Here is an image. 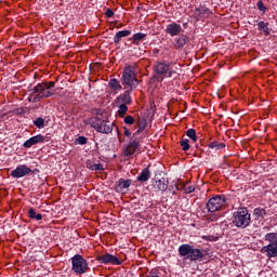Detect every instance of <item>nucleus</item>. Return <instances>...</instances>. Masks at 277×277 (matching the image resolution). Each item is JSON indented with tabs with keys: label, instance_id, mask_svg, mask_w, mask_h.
<instances>
[{
	"label": "nucleus",
	"instance_id": "7c9ffc66",
	"mask_svg": "<svg viewBox=\"0 0 277 277\" xmlns=\"http://www.w3.org/2000/svg\"><path fill=\"white\" fill-rule=\"evenodd\" d=\"M35 127H37V129H44V119H42V117L37 118L34 121Z\"/></svg>",
	"mask_w": 277,
	"mask_h": 277
},
{
	"label": "nucleus",
	"instance_id": "79ce46f5",
	"mask_svg": "<svg viewBox=\"0 0 277 277\" xmlns=\"http://www.w3.org/2000/svg\"><path fill=\"white\" fill-rule=\"evenodd\" d=\"M154 53H155V55H157V54L159 53V50H158V49H155V50H154Z\"/></svg>",
	"mask_w": 277,
	"mask_h": 277
},
{
	"label": "nucleus",
	"instance_id": "423d86ee",
	"mask_svg": "<svg viewBox=\"0 0 277 277\" xmlns=\"http://www.w3.org/2000/svg\"><path fill=\"white\" fill-rule=\"evenodd\" d=\"M71 272H74V274H78V276L88 274L90 272V264L88 263V260L81 254L74 255L71 258Z\"/></svg>",
	"mask_w": 277,
	"mask_h": 277
},
{
	"label": "nucleus",
	"instance_id": "bb28decb",
	"mask_svg": "<svg viewBox=\"0 0 277 277\" xmlns=\"http://www.w3.org/2000/svg\"><path fill=\"white\" fill-rule=\"evenodd\" d=\"M156 185L160 192H166L168 189V180H158L156 181Z\"/></svg>",
	"mask_w": 277,
	"mask_h": 277
},
{
	"label": "nucleus",
	"instance_id": "1a4fd4ad",
	"mask_svg": "<svg viewBox=\"0 0 277 277\" xmlns=\"http://www.w3.org/2000/svg\"><path fill=\"white\" fill-rule=\"evenodd\" d=\"M96 261L103 265H122V261L110 253L98 254Z\"/></svg>",
	"mask_w": 277,
	"mask_h": 277
},
{
	"label": "nucleus",
	"instance_id": "f3484780",
	"mask_svg": "<svg viewBox=\"0 0 277 277\" xmlns=\"http://www.w3.org/2000/svg\"><path fill=\"white\" fill-rule=\"evenodd\" d=\"M187 42H189V37L185 34H182L174 39L173 47L176 50H181L183 49V47H185V44H187Z\"/></svg>",
	"mask_w": 277,
	"mask_h": 277
},
{
	"label": "nucleus",
	"instance_id": "58836bf2",
	"mask_svg": "<svg viewBox=\"0 0 277 277\" xmlns=\"http://www.w3.org/2000/svg\"><path fill=\"white\" fill-rule=\"evenodd\" d=\"M123 135L126 136V137H131V131L129 130V128H127V127H123Z\"/></svg>",
	"mask_w": 277,
	"mask_h": 277
},
{
	"label": "nucleus",
	"instance_id": "6ab92c4d",
	"mask_svg": "<svg viewBox=\"0 0 277 277\" xmlns=\"http://www.w3.org/2000/svg\"><path fill=\"white\" fill-rule=\"evenodd\" d=\"M131 36V30H121L116 32L115 37H114V42L116 44H120V40H122V38H127Z\"/></svg>",
	"mask_w": 277,
	"mask_h": 277
},
{
	"label": "nucleus",
	"instance_id": "aec40b11",
	"mask_svg": "<svg viewBox=\"0 0 277 277\" xmlns=\"http://www.w3.org/2000/svg\"><path fill=\"white\" fill-rule=\"evenodd\" d=\"M144 38H146V34L136 32L132 36V38H130V40L132 41V44H135V47H140V44L142 43V40H144Z\"/></svg>",
	"mask_w": 277,
	"mask_h": 277
},
{
	"label": "nucleus",
	"instance_id": "39448f33",
	"mask_svg": "<svg viewBox=\"0 0 277 277\" xmlns=\"http://www.w3.org/2000/svg\"><path fill=\"white\" fill-rule=\"evenodd\" d=\"M264 241L268 245L262 247V254H266L267 259L277 258V233H268L264 236Z\"/></svg>",
	"mask_w": 277,
	"mask_h": 277
},
{
	"label": "nucleus",
	"instance_id": "4be33fe9",
	"mask_svg": "<svg viewBox=\"0 0 277 277\" xmlns=\"http://www.w3.org/2000/svg\"><path fill=\"white\" fill-rule=\"evenodd\" d=\"M109 88H111V90L116 94H118L120 90H122V84H120V81H118V79L114 78V79H110L109 81Z\"/></svg>",
	"mask_w": 277,
	"mask_h": 277
},
{
	"label": "nucleus",
	"instance_id": "f704fd0d",
	"mask_svg": "<svg viewBox=\"0 0 277 277\" xmlns=\"http://www.w3.org/2000/svg\"><path fill=\"white\" fill-rule=\"evenodd\" d=\"M124 124H135V118L133 116L128 115L123 119Z\"/></svg>",
	"mask_w": 277,
	"mask_h": 277
},
{
	"label": "nucleus",
	"instance_id": "a19ab883",
	"mask_svg": "<svg viewBox=\"0 0 277 277\" xmlns=\"http://www.w3.org/2000/svg\"><path fill=\"white\" fill-rule=\"evenodd\" d=\"M147 277H159V275L157 274V272L151 271Z\"/></svg>",
	"mask_w": 277,
	"mask_h": 277
},
{
	"label": "nucleus",
	"instance_id": "ea45409f",
	"mask_svg": "<svg viewBox=\"0 0 277 277\" xmlns=\"http://www.w3.org/2000/svg\"><path fill=\"white\" fill-rule=\"evenodd\" d=\"M201 239H205V241H213V236H201Z\"/></svg>",
	"mask_w": 277,
	"mask_h": 277
},
{
	"label": "nucleus",
	"instance_id": "6e6552de",
	"mask_svg": "<svg viewBox=\"0 0 277 277\" xmlns=\"http://www.w3.org/2000/svg\"><path fill=\"white\" fill-rule=\"evenodd\" d=\"M122 85H128L130 90H134V88H137L138 82L137 78L135 77V71L131 67H127L123 69L122 72Z\"/></svg>",
	"mask_w": 277,
	"mask_h": 277
},
{
	"label": "nucleus",
	"instance_id": "e433bc0d",
	"mask_svg": "<svg viewBox=\"0 0 277 277\" xmlns=\"http://www.w3.org/2000/svg\"><path fill=\"white\" fill-rule=\"evenodd\" d=\"M91 170L101 171V170H105V168L103 167V163H93L91 166Z\"/></svg>",
	"mask_w": 277,
	"mask_h": 277
},
{
	"label": "nucleus",
	"instance_id": "dca6fc26",
	"mask_svg": "<svg viewBox=\"0 0 277 277\" xmlns=\"http://www.w3.org/2000/svg\"><path fill=\"white\" fill-rule=\"evenodd\" d=\"M137 148H140V138H134L127 145L124 149V156L131 157L132 155H135Z\"/></svg>",
	"mask_w": 277,
	"mask_h": 277
},
{
	"label": "nucleus",
	"instance_id": "c9c22d12",
	"mask_svg": "<svg viewBox=\"0 0 277 277\" xmlns=\"http://www.w3.org/2000/svg\"><path fill=\"white\" fill-rule=\"evenodd\" d=\"M77 144H80V146H83L85 144H88V137L85 136H79L77 140H76Z\"/></svg>",
	"mask_w": 277,
	"mask_h": 277
},
{
	"label": "nucleus",
	"instance_id": "9d476101",
	"mask_svg": "<svg viewBox=\"0 0 277 277\" xmlns=\"http://www.w3.org/2000/svg\"><path fill=\"white\" fill-rule=\"evenodd\" d=\"M157 75H162L163 77H176V70L170 68V64L158 63L155 67Z\"/></svg>",
	"mask_w": 277,
	"mask_h": 277
},
{
	"label": "nucleus",
	"instance_id": "0eeeda50",
	"mask_svg": "<svg viewBox=\"0 0 277 277\" xmlns=\"http://www.w3.org/2000/svg\"><path fill=\"white\" fill-rule=\"evenodd\" d=\"M226 207V197L224 195H216L208 200L206 203V209L209 213H215L216 211H221Z\"/></svg>",
	"mask_w": 277,
	"mask_h": 277
},
{
	"label": "nucleus",
	"instance_id": "393cba45",
	"mask_svg": "<svg viewBox=\"0 0 277 277\" xmlns=\"http://www.w3.org/2000/svg\"><path fill=\"white\" fill-rule=\"evenodd\" d=\"M253 215L256 217V220H261L267 215V211H265L263 208H255L253 210Z\"/></svg>",
	"mask_w": 277,
	"mask_h": 277
},
{
	"label": "nucleus",
	"instance_id": "ddd939ff",
	"mask_svg": "<svg viewBox=\"0 0 277 277\" xmlns=\"http://www.w3.org/2000/svg\"><path fill=\"white\" fill-rule=\"evenodd\" d=\"M27 174H31V169L27 167V164H21L11 172L13 179H23V176H27Z\"/></svg>",
	"mask_w": 277,
	"mask_h": 277
},
{
	"label": "nucleus",
	"instance_id": "473e14b6",
	"mask_svg": "<svg viewBox=\"0 0 277 277\" xmlns=\"http://www.w3.org/2000/svg\"><path fill=\"white\" fill-rule=\"evenodd\" d=\"M183 189L185 194H192L193 192H196V187L189 185L188 183L183 185Z\"/></svg>",
	"mask_w": 277,
	"mask_h": 277
},
{
	"label": "nucleus",
	"instance_id": "9b49d317",
	"mask_svg": "<svg viewBox=\"0 0 277 277\" xmlns=\"http://www.w3.org/2000/svg\"><path fill=\"white\" fill-rule=\"evenodd\" d=\"M192 14L196 21H202V18H209V16L213 14V11L207 5H200L199 8L194 9Z\"/></svg>",
	"mask_w": 277,
	"mask_h": 277
},
{
	"label": "nucleus",
	"instance_id": "f03ea898",
	"mask_svg": "<svg viewBox=\"0 0 277 277\" xmlns=\"http://www.w3.org/2000/svg\"><path fill=\"white\" fill-rule=\"evenodd\" d=\"M85 124L95 129L97 133L109 134L114 131V122L107 120V118H103V114L96 113L95 117H91L84 120Z\"/></svg>",
	"mask_w": 277,
	"mask_h": 277
},
{
	"label": "nucleus",
	"instance_id": "a211bd4d",
	"mask_svg": "<svg viewBox=\"0 0 277 277\" xmlns=\"http://www.w3.org/2000/svg\"><path fill=\"white\" fill-rule=\"evenodd\" d=\"M131 187V180L120 179L115 183V190L120 194L124 192V189H129Z\"/></svg>",
	"mask_w": 277,
	"mask_h": 277
},
{
	"label": "nucleus",
	"instance_id": "4468645a",
	"mask_svg": "<svg viewBox=\"0 0 277 277\" xmlns=\"http://www.w3.org/2000/svg\"><path fill=\"white\" fill-rule=\"evenodd\" d=\"M164 31L166 34H168V36H171V38H174V36H181V31H183V26H181V24H177L176 22H172L167 25Z\"/></svg>",
	"mask_w": 277,
	"mask_h": 277
},
{
	"label": "nucleus",
	"instance_id": "412c9836",
	"mask_svg": "<svg viewBox=\"0 0 277 277\" xmlns=\"http://www.w3.org/2000/svg\"><path fill=\"white\" fill-rule=\"evenodd\" d=\"M149 179H150L149 168L143 169L141 174L137 176V181H140V183H146V181H148Z\"/></svg>",
	"mask_w": 277,
	"mask_h": 277
},
{
	"label": "nucleus",
	"instance_id": "5701e85b",
	"mask_svg": "<svg viewBox=\"0 0 277 277\" xmlns=\"http://www.w3.org/2000/svg\"><path fill=\"white\" fill-rule=\"evenodd\" d=\"M116 107H118V116L119 118H124V116H127V111H129V106L124 105V104H115Z\"/></svg>",
	"mask_w": 277,
	"mask_h": 277
},
{
	"label": "nucleus",
	"instance_id": "37998d69",
	"mask_svg": "<svg viewBox=\"0 0 277 277\" xmlns=\"http://www.w3.org/2000/svg\"><path fill=\"white\" fill-rule=\"evenodd\" d=\"M275 217H276V220H277V214H275Z\"/></svg>",
	"mask_w": 277,
	"mask_h": 277
},
{
	"label": "nucleus",
	"instance_id": "c85d7f7f",
	"mask_svg": "<svg viewBox=\"0 0 277 277\" xmlns=\"http://www.w3.org/2000/svg\"><path fill=\"white\" fill-rule=\"evenodd\" d=\"M258 29H259V31H264V34H266V36H269V27H267V23L260 22L258 24Z\"/></svg>",
	"mask_w": 277,
	"mask_h": 277
},
{
	"label": "nucleus",
	"instance_id": "c756f323",
	"mask_svg": "<svg viewBox=\"0 0 277 277\" xmlns=\"http://www.w3.org/2000/svg\"><path fill=\"white\" fill-rule=\"evenodd\" d=\"M186 135L187 137H189V140H192L193 142H198V136L196 135V130L194 129H188L186 131Z\"/></svg>",
	"mask_w": 277,
	"mask_h": 277
},
{
	"label": "nucleus",
	"instance_id": "7ed1b4c3",
	"mask_svg": "<svg viewBox=\"0 0 277 277\" xmlns=\"http://www.w3.org/2000/svg\"><path fill=\"white\" fill-rule=\"evenodd\" d=\"M177 252L180 256H184L185 259H188V261H193L195 263L205 259V251L195 248L189 243L181 245L177 249Z\"/></svg>",
	"mask_w": 277,
	"mask_h": 277
},
{
	"label": "nucleus",
	"instance_id": "2eb2a0df",
	"mask_svg": "<svg viewBox=\"0 0 277 277\" xmlns=\"http://www.w3.org/2000/svg\"><path fill=\"white\" fill-rule=\"evenodd\" d=\"M131 91L132 90L129 89L124 93L117 96L115 100V105H131V103H133L131 100Z\"/></svg>",
	"mask_w": 277,
	"mask_h": 277
},
{
	"label": "nucleus",
	"instance_id": "4c0bfd02",
	"mask_svg": "<svg viewBox=\"0 0 277 277\" xmlns=\"http://www.w3.org/2000/svg\"><path fill=\"white\" fill-rule=\"evenodd\" d=\"M105 15L107 16V18H111V16H114V10L111 9H106Z\"/></svg>",
	"mask_w": 277,
	"mask_h": 277
},
{
	"label": "nucleus",
	"instance_id": "72a5a7b5",
	"mask_svg": "<svg viewBox=\"0 0 277 277\" xmlns=\"http://www.w3.org/2000/svg\"><path fill=\"white\" fill-rule=\"evenodd\" d=\"M256 8L260 12H267V6L263 3V0H259L256 3Z\"/></svg>",
	"mask_w": 277,
	"mask_h": 277
},
{
	"label": "nucleus",
	"instance_id": "f8f14e48",
	"mask_svg": "<svg viewBox=\"0 0 277 277\" xmlns=\"http://www.w3.org/2000/svg\"><path fill=\"white\" fill-rule=\"evenodd\" d=\"M44 142H49V138L42 134H38L28 138L24 144V148H31V146H36V144H44Z\"/></svg>",
	"mask_w": 277,
	"mask_h": 277
},
{
	"label": "nucleus",
	"instance_id": "20e7f679",
	"mask_svg": "<svg viewBox=\"0 0 277 277\" xmlns=\"http://www.w3.org/2000/svg\"><path fill=\"white\" fill-rule=\"evenodd\" d=\"M252 222V216L248 208H239L233 215V224L237 228H248Z\"/></svg>",
	"mask_w": 277,
	"mask_h": 277
},
{
	"label": "nucleus",
	"instance_id": "b1692460",
	"mask_svg": "<svg viewBox=\"0 0 277 277\" xmlns=\"http://www.w3.org/2000/svg\"><path fill=\"white\" fill-rule=\"evenodd\" d=\"M209 148H215V150H224L226 148V144L220 143L217 141H212L208 145Z\"/></svg>",
	"mask_w": 277,
	"mask_h": 277
},
{
	"label": "nucleus",
	"instance_id": "2f4dec72",
	"mask_svg": "<svg viewBox=\"0 0 277 277\" xmlns=\"http://www.w3.org/2000/svg\"><path fill=\"white\" fill-rule=\"evenodd\" d=\"M180 145L182 146V150L187 151L190 148L189 140L184 138L180 142Z\"/></svg>",
	"mask_w": 277,
	"mask_h": 277
},
{
	"label": "nucleus",
	"instance_id": "f257e3e1",
	"mask_svg": "<svg viewBox=\"0 0 277 277\" xmlns=\"http://www.w3.org/2000/svg\"><path fill=\"white\" fill-rule=\"evenodd\" d=\"M52 88H55V82L53 81L39 83L32 89V93L28 96V102L40 103L42 98H51L55 94Z\"/></svg>",
	"mask_w": 277,
	"mask_h": 277
},
{
	"label": "nucleus",
	"instance_id": "cd10ccee",
	"mask_svg": "<svg viewBox=\"0 0 277 277\" xmlns=\"http://www.w3.org/2000/svg\"><path fill=\"white\" fill-rule=\"evenodd\" d=\"M28 217H30V220H37L38 222H40V220H42V214L36 213V210L34 208H30L28 210Z\"/></svg>",
	"mask_w": 277,
	"mask_h": 277
},
{
	"label": "nucleus",
	"instance_id": "a878e982",
	"mask_svg": "<svg viewBox=\"0 0 277 277\" xmlns=\"http://www.w3.org/2000/svg\"><path fill=\"white\" fill-rule=\"evenodd\" d=\"M137 131L133 134V137H137L140 135V133H142L144 131V129H146V120L141 119L137 122Z\"/></svg>",
	"mask_w": 277,
	"mask_h": 277
}]
</instances>
